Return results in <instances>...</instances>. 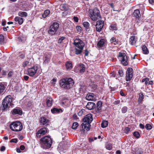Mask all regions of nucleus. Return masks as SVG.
I'll return each instance as SVG.
<instances>
[{
  "label": "nucleus",
  "instance_id": "bb28decb",
  "mask_svg": "<svg viewBox=\"0 0 154 154\" xmlns=\"http://www.w3.org/2000/svg\"><path fill=\"white\" fill-rule=\"evenodd\" d=\"M109 29L110 30L116 31L118 29L117 25L115 22H112L109 27Z\"/></svg>",
  "mask_w": 154,
  "mask_h": 154
},
{
  "label": "nucleus",
  "instance_id": "58836bf2",
  "mask_svg": "<svg viewBox=\"0 0 154 154\" xmlns=\"http://www.w3.org/2000/svg\"><path fill=\"white\" fill-rule=\"evenodd\" d=\"M79 92L80 93L83 94L85 91V87L84 86H81L79 88Z\"/></svg>",
  "mask_w": 154,
  "mask_h": 154
},
{
  "label": "nucleus",
  "instance_id": "c9c22d12",
  "mask_svg": "<svg viewBox=\"0 0 154 154\" xmlns=\"http://www.w3.org/2000/svg\"><path fill=\"white\" fill-rule=\"evenodd\" d=\"M50 13V10L48 9L44 11V13L42 14V17L43 18H45L49 15Z\"/></svg>",
  "mask_w": 154,
  "mask_h": 154
},
{
  "label": "nucleus",
  "instance_id": "bf43d9fd",
  "mask_svg": "<svg viewBox=\"0 0 154 154\" xmlns=\"http://www.w3.org/2000/svg\"><path fill=\"white\" fill-rule=\"evenodd\" d=\"M73 19L75 22L77 23L78 22L79 19L77 17L74 16Z\"/></svg>",
  "mask_w": 154,
  "mask_h": 154
},
{
  "label": "nucleus",
  "instance_id": "c756f323",
  "mask_svg": "<svg viewBox=\"0 0 154 154\" xmlns=\"http://www.w3.org/2000/svg\"><path fill=\"white\" fill-rule=\"evenodd\" d=\"M65 66L67 70H71L72 67V62L70 61L66 62L65 63Z\"/></svg>",
  "mask_w": 154,
  "mask_h": 154
},
{
  "label": "nucleus",
  "instance_id": "a19ab883",
  "mask_svg": "<svg viewBox=\"0 0 154 154\" xmlns=\"http://www.w3.org/2000/svg\"><path fill=\"white\" fill-rule=\"evenodd\" d=\"M137 5L139 6V10H140L141 12H143V13L145 9L144 6L143 4H141Z\"/></svg>",
  "mask_w": 154,
  "mask_h": 154
},
{
  "label": "nucleus",
  "instance_id": "9b49d317",
  "mask_svg": "<svg viewBox=\"0 0 154 154\" xmlns=\"http://www.w3.org/2000/svg\"><path fill=\"white\" fill-rule=\"evenodd\" d=\"M133 69L131 68H128L126 71V81L127 82L130 81L133 77Z\"/></svg>",
  "mask_w": 154,
  "mask_h": 154
},
{
  "label": "nucleus",
  "instance_id": "f03ea898",
  "mask_svg": "<svg viewBox=\"0 0 154 154\" xmlns=\"http://www.w3.org/2000/svg\"><path fill=\"white\" fill-rule=\"evenodd\" d=\"M60 87L65 90H69L72 88L74 84L73 79L71 78H65L60 80Z\"/></svg>",
  "mask_w": 154,
  "mask_h": 154
},
{
  "label": "nucleus",
  "instance_id": "864d4df0",
  "mask_svg": "<svg viewBox=\"0 0 154 154\" xmlns=\"http://www.w3.org/2000/svg\"><path fill=\"white\" fill-rule=\"evenodd\" d=\"M4 40V37L2 35H0V42L1 43L3 42Z\"/></svg>",
  "mask_w": 154,
  "mask_h": 154
},
{
  "label": "nucleus",
  "instance_id": "7c9ffc66",
  "mask_svg": "<svg viewBox=\"0 0 154 154\" xmlns=\"http://www.w3.org/2000/svg\"><path fill=\"white\" fill-rule=\"evenodd\" d=\"M78 69L79 70L80 72H83L85 70V65L82 63L79 64L78 66Z\"/></svg>",
  "mask_w": 154,
  "mask_h": 154
},
{
  "label": "nucleus",
  "instance_id": "49530a36",
  "mask_svg": "<svg viewBox=\"0 0 154 154\" xmlns=\"http://www.w3.org/2000/svg\"><path fill=\"white\" fill-rule=\"evenodd\" d=\"M83 26L85 28L89 27L90 26L89 23L88 22H87V21H85V22H84L83 23Z\"/></svg>",
  "mask_w": 154,
  "mask_h": 154
},
{
  "label": "nucleus",
  "instance_id": "603ef678",
  "mask_svg": "<svg viewBox=\"0 0 154 154\" xmlns=\"http://www.w3.org/2000/svg\"><path fill=\"white\" fill-rule=\"evenodd\" d=\"M29 62L28 61H24L22 64V66L23 67H26L27 65L29 63Z\"/></svg>",
  "mask_w": 154,
  "mask_h": 154
},
{
  "label": "nucleus",
  "instance_id": "6e6552de",
  "mask_svg": "<svg viewBox=\"0 0 154 154\" xmlns=\"http://www.w3.org/2000/svg\"><path fill=\"white\" fill-rule=\"evenodd\" d=\"M38 69L37 66L34 65L27 69V75L31 77H33L36 73Z\"/></svg>",
  "mask_w": 154,
  "mask_h": 154
},
{
  "label": "nucleus",
  "instance_id": "4d7b16f0",
  "mask_svg": "<svg viewBox=\"0 0 154 154\" xmlns=\"http://www.w3.org/2000/svg\"><path fill=\"white\" fill-rule=\"evenodd\" d=\"M89 53V52L87 49H86L84 50V53L85 54V57L88 56V55Z\"/></svg>",
  "mask_w": 154,
  "mask_h": 154
},
{
  "label": "nucleus",
  "instance_id": "aec40b11",
  "mask_svg": "<svg viewBox=\"0 0 154 154\" xmlns=\"http://www.w3.org/2000/svg\"><path fill=\"white\" fill-rule=\"evenodd\" d=\"M86 99L88 100H94L95 99L94 95L93 93H89L87 94Z\"/></svg>",
  "mask_w": 154,
  "mask_h": 154
},
{
  "label": "nucleus",
  "instance_id": "f8f14e48",
  "mask_svg": "<svg viewBox=\"0 0 154 154\" xmlns=\"http://www.w3.org/2000/svg\"><path fill=\"white\" fill-rule=\"evenodd\" d=\"M47 132V128L44 127L41 128L36 134V136L37 137L40 138L42 135H43Z\"/></svg>",
  "mask_w": 154,
  "mask_h": 154
},
{
  "label": "nucleus",
  "instance_id": "0eeeda50",
  "mask_svg": "<svg viewBox=\"0 0 154 154\" xmlns=\"http://www.w3.org/2000/svg\"><path fill=\"white\" fill-rule=\"evenodd\" d=\"M118 58L121 62V63L124 66L128 65V58L126 54L124 53L119 52L118 56Z\"/></svg>",
  "mask_w": 154,
  "mask_h": 154
},
{
  "label": "nucleus",
  "instance_id": "680f3d73",
  "mask_svg": "<svg viewBox=\"0 0 154 154\" xmlns=\"http://www.w3.org/2000/svg\"><path fill=\"white\" fill-rule=\"evenodd\" d=\"M13 73L12 71H10L8 74V76L9 77H11L13 75Z\"/></svg>",
  "mask_w": 154,
  "mask_h": 154
},
{
  "label": "nucleus",
  "instance_id": "2f4dec72",
  "mask_svg": "<svg viewBox=\"0 0 154 154\" xmlns=\"http://www.w3.org/2000/svg\"><path fill=\"white\" fill-rule=\"evenodd\" d=\"M14 20L16 22H17L20 25H21L23 23V18L19 17H16L14 18Z\"/></svg>",
  "mask_w": 154,
  "mask_h": 154
},
{
  "label": "nucleus",
  "instance_id": "4c0bfd02",
  "mask_svg": "<svg viewBox=\"0 0 154 154\" xmlns=\"http://www.w3.org/2000/svg\"><path fill=\"white\" fill-rule=\"evenodd\" d=\"M108 124V122L106 120H103L101 124V127L102 128H105L106 127Z\"/></svg>",
  "mask_w": 154,
  "mask_h": 154
},
{
  "label": "nucleus",
  "instance_id": "393cba45",
  "mask_svg": "<svg viewBox=\"0 0 154 154\" xmlns=\"http://www.w3.org/2000/svg\"><path fill=\"white\" fill-rule=\"evenodd\" d=\"M12 114L13 115L18 114L19 115H21L22 114V111L19 109H14L12 111Z\"/></svg>",
  "mask_w": 154,
  "mask_h": 154
},
{
  "label": "nucleus",
  "instance_id": "5701e85b",
  "mask_svg": "<svg viewBox=\"0 0 154 154\" xmlns=\"http://www.w3.org/2000/svg\"><path fill=\"white\" fill-rule=\"evenodd\" d=\"M10 107V106L8 105L7 103H5L3 101H2L1 108L2 111L7 110Z\"/></svg>",
  "mask_w": 154,
  "mask_h": 154
},
{
  "label": "nucleus",
  "instance_id": "ea45409f",
  "mask_svg": "<svg viewBox=\"0 0 154 154\" xmlns=\"http://www.w3.org/2000/svg\"><path fill=\"white\" fill-rule=\"evenodd\" d=\"M79 126V124L77 122H75L73 123L72 128L73 129L75 130Z\"/></svg>",
  "mask_w": 154,
  "mask_h": 154
},
{
  "label": "nucleus",
  "instance_id": "8fccbe9b",
  "mask_svg": "<svg viewBox=\"0 0 154 154\" xmlns=\"http://www.w3.org/2000/svg\"><path fill=\"white\" fill-rule=\"evenodd\" d=\"M130 128L129 127H126L125 128L124 130L125 133L128 134L129 132L130 131Z\"/></svg>",
  "mask_w": 154,
  "mask_h": 154
},
{
  "label": "nucleus",
  "instance_id": "5fc2aeb1",
  "mask_svg": "<svg viewBox=\"0 0 154 154\" xmlns=\"http://www.w3.org/2000/svg\"><path fill=\"white\" fill-rule=\"evenodd\" d=\"M65 38V37H60L59 40H58V42L59 43H62V41L64 40Z\"/></svg>",
  "mask_w": 154,
  "mask_h": 154
},
{
  "label": "nucleus",
  "instance_id": "09e8293b",
  "mask_svg": "<svg viewBox=\"0 0 154 154\" xmlns=\"http://www.w3.org/2000/svg\"><path fill=\"white\" fill-rule=\"evenodd\" d=\"M135 154H142L143 151L139 149L138 148L135 149Z\"/></svg>",
  "mask_w": 154,
  "mask_h": 154
},
{
  "label": "nucleus",
  "instance_id": "a18cd8bd",
  "mask_svg": "<svg viewBox=\"0 0 154 154\" xmlns=\"http://www.w3.org/2000/svg\"><path fill=\"white\" fill-rule=\"evenodd\" d=\"M128 110V108L126 106L123 107L121 109L122 112L123 113H126Z\"/></svg>",
  "mask_w": 154,
  "mask_h": 154
},
{
  "label": "nucleus",
  "instance_id": "4468645a",
  "mask_svg": "<svg viewBox=\"0 0 154 154\" xmlns=\"http://www.w3.org/2000/svg\"><path fill=\"white\" fill-rule=\"evenodd\" d=\"M39 122L41 125L47 126L49 125V120L45 117L41 116L40 118Z\"/></svg>",
  "mask_w": 154,
  "mask_h": 154
},
{
  "label": "nucleus",
  "instance_id": "f257e3e1",
  "mask_svg": "<svg viewBox=\"0 0 154 154\" xmlns=\"http://www.w3.org/2000/svg\"><path fill=\"white\" fill-rule=\"evenodd\" d=\"M92 115L89 113L86 115L83 119L82 123L80 127V131L84 132L86 130V131H88L90 128V123L93 121Z\"/></svg>",
  "mask_w": 154,
  "mask_h": 154
},
{
  "label": "nucleus",
  "instance_id": "052dcab7",
  "mask_svg": "<svg viewBox=\"0 0 154 154\" xmlns=\"http://www.w3.org/2000/svg\"><path fill=\"white\" fill-rule=\"evenodd\" d=\"M120 103V100H115L113 103L114 105H117Z\"/></svg>",
  "mask_w": 154,
  "mask_h": 154
},
{
  "label": "nucleus",
  "instance_id": "a211bd4d",
  "mask_svg": "<svg viewBox=\"0 0 154 154\" xmlns=\"http://www.w3.org/2000/svg\"><path fill=\"white\" fill-rule=\"evenodd\" d=\"M106 40L104 39H101L98 42L97 46L99 48H101L103 47L104 44L106 42Z\"/></svg>",
  "mask_w": 154,
  "mask_h": 154
},
{
  "label": "nucleus",
  "instance_id": "473e14b6",
  "mask_svg": "<svg viewBox=\"0 0 154 154\" xmlns=\"http://www.w3.org/2000/svg\"><path fill=\"white\" fill-rule=\"evenodd\" d=\"M129 43L131 45L135 44L136 41L135 40V36H132L130 37L129 40Z\"/></svg>",
  "mask_w": 154,
  "mask_h": 154
},
{
  "label": "nucleus",
  "instance_id": "20e7f679",
  "mask_svg": "<svg viewBox=\"0 0 154 154\" xmlns=\"http://www.w3.org/2000/svg\"><path fill=\"white\" fill-rule=\"evenodd\" d=\"M39 142L43 147L45 149H49L51 146L52 140L50 137L45 136L40 140Z\"/></svg>",
  "mask_w": 154,
  "mask_h": 154
},
{
  "label": "nucleus",
  "instance_id": "412c9836",
  "mask_svg": "<svg viewBox=\"0 0 154 154\" xmlns=\"http://www.w3.org/2000/svg\"><path fill=\"white\" fill-rule=\"evenodd\" d=\"M110 42L111 43H113L114 45H116L120 44L121 42L118 39H116L115 37H112L110 40Z\"/></svg>",
  "mask_w": 154,
  "mask_h": 154
},
{
  "label": "nucleus",
  "instance_id": "338daca9",
  "mask_svg": "<svg viewBox=\"0 0 154 154\" xmlns=\"http://www.w3.org/2000/svg\"><path fill=\"white\" fill-rule=\"evenodd\" d=\"M139 126H140V128L142 129H143L145 128L144 125L141 123H140V124Z\"/></svg>",
  "mask_w": 154,
  "mask_h": 154
},
{
  "label": "nucleus",
  "instance_id": "6ab92c4d",
  "mask_svg": "<svg viewBox=\"0 0 154 154\" xmlns=\"http://www.w3.org/2000/svg\"><path fill=\"white\" fill-rule=\"evenodd\" d=\"M95 106L96 105L94 103L90 102H88L86 106V108L90 110L93 109Z\"/></svg>",
  "mask_w": 154,
  "mask_h": 154
},
{
  "label": "nucleus",
  "instance_id": "79ce46f5",
  "mask_svg": "<svg viewBox=\"0 0 154 154\" xmlns=\"http://www.w3.org/2000/svg\"><path fill=\"white\" fill-rule=\"evenodd\" d=\"M76 29H77L76 32L78 33L79 34L80 33L82 30V28L80 26H77Z\"/></svg>",
  "mask_w": 154,
  "mask_h": 154
},
{
  "label": "nucleus",
  "instance_id": "774afa93",
  "mask_svg": "<svg viewBox=\"0 0 154 154\" xmlns=\"http://www.w3.org/2000/svg\"><path fill=\"white\" fill-rule=\"evenodd\" d=\"M29 77L27 75H24L23 77L24 80L25 81H27L28 80Z\"/></svg>",
  "mask_w": 154,
  "mask_h": 154
},
{
  "label": "nucleus",
  "instance_id": "6e6d98bb",
  "mask_svg": "<svg viewBox=\"0 0 154 154\" xmlns=\"http://www.w3.org/2000/svg\"><path fill=\"white\" fill-rule=\"evenodd\" d=\"M118 73L120 76L122 77L123 75V72L122 69H119L118 71Z\"/></svg>",
  "mask_w": 154,
  "mask_h": 154
},
{
  "label": "nucleus",
  "instance_id": "37998d69",
  "mask_svg": "<svg viewBox=\"0 0 154 154\" xmlns=\"http://www.w3.org/2000/svg\"><path fill=\"white\" fill-rule=\"evenodd\" d=\"M133 135L135 137L137 138H139L140 136L139 133L138 131H134L133 133Z\"/></svg>",
  "mask_w": 154,
  "mask_h": 154
},
{
  "label": "nucleus",
  "instance_id": "7ed1b4c3",
  "mask_svg": "<svg viewBox=\"0 0 154 154\" xmlns=\"http://www.w3.org/2000/svg\"><path fill=\"white\" fill-rule=\"evenodd\" d=\"M89 15L91 20L94 21L101 19L102 18L100 11L97 8L90 10Z\"/></svg>",
  "mask_w": 154,
  "mask_h": 154
},
{
  "label": "nucleus",
  "instance_id": "72a5a7b5",
  "mask_svg": "<svg viewBox=\"0 0 154 154\" xmlns=\"http://www.w3.org/2000/svg\"><path fill=\"white\" fill-rule=\"evenodd\" d=\"M142 48L143 54H147L149 53L148 50L145 45H142Z\"/></svg>",
  "mask_w": 154,
  "mask_h": 154
},
{
  "label": "nucleus",
  "instance_id": "e433bc0d",
  "mask_svg": "<svg viewBox=\"0 0 154 154\" xmlns=\"http://www.w3.org/2000/svg\"><path fill=\"white\" fill-rule=\"evenodd\" d=\"M18 15L21 17H26L27 16V14L26 12L24 11H20L18 13Z\"/></svg>",
  "mask_w": 154,
  "mask_h": 154
},
{
  "label": "nucleus",
  "instance_id": "9d476101",
  "mask_svg": "<svg viewBox=\"0 0 154 154\" xmlns=\"http://www.w3.org/2000/svg\"><path fill=\"white\" fill-rule=\"evenodd\" d=\"M97 21L95 25L96 31L100 32L103 28L104 25V21L103 20H99Z\"/></svg>",
  "mask_w": 154,
  "mask_h": 154
},
{
  "label": "nucleus",
  "instance_id": "13d9d810",
  "mask_svg": "<svg viewBox=\"0 0 154 154\" xmlns=\"http://www.w3.org/2000/svg\"><path fill=\"white\" fill-rule=\"evenodd\" d=\"M17 139H12L10 140V142L11 143H17Z\"/></svg>",
  "mask_w": 154,
  "mask_h": 154
},
{
  "label": "nucleus",
  "instance_id": "cd10ccee",
  "mask_svg": "<svg viewBox=\"0 0 154 154\" xmlns=\"http://www.w3.org/2000/svg\"><path fill=\"white\" fill-rule=\"evenodd\" d=\"M139 97L137 102L139 104H140L142 103V102L143 101V99L144 98V96L143 93L142 92H141L139 93Z\"/></svg>",
  "mask_w": 154,
  "mask_h": 154
},
{
  "label": "nucleus",
  "instance_id": "de8ad7c7",
  "mask_svg": "<svg viewBox=\"0 0 154 154\" xmlns=\"http://www.w3.org/2000/svg\"><path fill=\"white\" fill-rule=\"evenodd\" d=\"M145 128L147 130H150L152 129V127L150 124H147L146 125Z\"/></svg>",
  "mask_w": 154,
  "mask_h": 154
},
{
  "label": "nucleus",
  "instance_id": "4be33fe9",
  "mask_svg": "<svg viewBox=\"0 0 154 154\" xmlns=\"http://www.w3.org/2000/svg\"><path fill=\"white\" fill-rule=\"evenodd\" d=\"M68 5L66 4H62L59 7V9L62 11H66L68 9Z\"/></svg>",
  "mask_w": 154,
  "mask_h": 154
},
{
  "label": "nucleus",
  "instance_id": "ddd939ff",
  "mask_svg": "<svg viewBox=\"0 0 154 154\" xmlns=\"http://www.w3.org/2000/svg\"><path fill=\"white\" fill-rule=\"evenodd\" d=\"M62 105L64 107H66L70 106L71 100L66 97H64L62 99Z\"/></svg>",
  "mask_w": 154,
  "mask_h": 154
},
{
  "label": "nucleus",
  "instance_id": "69168bd1",
  "mask_svg": "<svg viewBox=\"0 0 154 154\" xmlns=\"http://www.w3.org/2000/svg\"><path fill=\"white\" fill-rule=\"evenodd\" d=\"M20 149L21 150H23L25 149V146L24 145H21L20 146Z\"/></svg>",
  "mask_w": 154,
  "mask_h": 154
},
{
  "label": "nucleus",
  "instance_id": "e2e57ef3",
  "mask_svg": "<svg viewBox=\"0 0 154 154\" xmlns=\"http://www.w3.org/2000/svg\"><path fill=\"white\" fill-rule=\"evenodd\" d=\"M5 149V147L4 146H2L1 147L0 150L1 151H4Z\"/></svg>",
  "mask_w": 154,
  "mask_h": 154
},
{
  "label": "nucleus",
  "instance_id": "423d86ee",
  "mask_svg": "<svg viewBox=\"0 0 154 154\" xmlns=\"http://www.w3.org/2000/svg\"><path fill=\"white\" fill-rule=\"evenodd\" d=\"M59 27V24L57 22H54L49 27L48 32L52 36L55 34Z\"/></svg>",
  "mask_w": 154,
  "mask_h": 154
},
{
  "label": "nucleus",
  "instance_id": "c03bdc74",
  "mask_svg": "<svg viewBox=\"0 0 154 154\" xmlns=\"http://www.w3.org/2000/svg\"><path fill=\"white\" fill-rule=\"evenodd\" d=\"M50 61V59L47 57V56H46L45 57V59L43 62L44 63H48Z\"/></svg>",
  "mask_w": 154,
  "mask_h": 154
},
{
  "label": "nucleus",
  "instance_id": "dca6fc26",
  "mask_svg": "<svg viewBox=\"0 0 154 154\" xmlns=\"http://www.w3.org/2000/svg\"><path fill=\"white\" fill-rule=\"evenodd\" d=\"M97 107L96 108L95 111L94 113H99L101 112L102 107V103L101 101L98 102L97 104Z\"/></svg>",
  "mask_w": 154,
  "mask_h": 154
},
{
  "label": "nucleus",
  "instance_id": "a878e982",
  "mask_svg": "<svg viewBox=\"0 0 154 154\" xmlns=\"http://www.w3.org/2000/svg\"><path fill=\"white\" fill-rule=\"evenodd\" d=\"M51 112L53 114H58L62 112L63 110L61 109L54 108L51 109Z\"/></svg>",
  "mask_w": 154,
  "mask_h": 154
},
{
  "label": "nucleus",
  "instance_id": "f3484780",
  "mask_svg": "<svg viewBox=\"0 0 154 154\" xmlns=\"http://www.w3.org/2000/svg\"><path fill=\"white\" fill-rule=\"evenodd\" d=\"M132 15L136 19L138 20H139L141 16V14L139 10L137 9L135 10L134 11Z\"/></svg>",
  "mask_w": 154,
  "mask_h": 154
},
{
  "label": "nucleus",
  "instance_id": "39448f33",
  "mask_svg": "<svg viewBox=\"0 0 154 154\" xmlns=\"http://www.w3.org/2000/svg\"><path fill=\"white\" fill-rule=\"evenodd\" d=\"M23 125L20 122H16L11 123L10 125V129L14 131H19L23 129Z\"/></svg>",
  "mask_w": 154,
  "mask_h": 154
},
{
  "label": "nucleus",
  "instance_id": "b1692460",
  "mask_svg": "<svg viewBox=\"0 0 154 154\" xmlns=\"http://www.w3.org/2000/svg\"><path fill=\"white\" fill-rule=\"evenodd\" d=\"M53 100L49 96L46 98V105L48 107H51L52 105Z\"/></svg>",
  "mask_w": 154,
  "mask_h": 154
},
{
  "label": "nucleus",
  "instance_id": "f704fd0d",
  "mask_svg": "<svg viewBox=\"0 0 154 154\" xmlns=\"http://www.w3.org/2000/svg\"><path fill=\"white\" fill-rule=\"evenodd\" d=\"M6 88V86L2 82L0 83V94L3 93Z\"/></svg>",
  "mask_w": 154,
  "mask_h": 154
},
{
  "label": "nucleus",
  "instance_id": "2eb2a0df",
  "mask_svg": "<svg viewBox=\"0 0 154 154\" xmlns=\"http://www.w3.org/2000/svg\"><path fill=\"white\" fill-rule=\"evenodd\" d=\"M12 98L11 95H8L3 100V101L5 103H7L8 105L11 106L12 105Z\"/></svg>",
  "mask_w": 154,
  "mask_h": 154
},
{
  "label": "nucleus",
  "instance_id": "3c124183",
  "mask_svg": "<svg viewBox=\"0 0 154 154\" xmlns=\"http://www.w3.org/2000/svg\"><path fill=\"white\" fill-rule=\"evenodd\" d=\"M106 148L109 150H111L112 148V145L111 144H108L106 146Z\"/></svg>",
  "mask_w": 154,
  "mask_h": 154
},
{
  "label": "nucleus",
  "instance_id": "c85d7f7f",
  "mask_svg": "<svg viewBox=\"0 0 154 154\" xmlns=\"http://www.w3.org/2000/svg\"><path fill=\"white\" fill-rule=\"evenodd\" d=\"M83 48H77L75 47L74 53L75 54L77 55L81 54L83 51Z\"/></svg>",
  "mask_w": 154,
  "mask_h": 154
},
{
  "label": "nucleus",
  "instance_id": "1a4fd4ad",
  "mask_svg": "<svg viewBox=\"0 0 154 154\" xmlns=\"http://www.w3.org/2000/svg\"><path fill=\"white\" fill-rule=\"evenodd\" d=\"M73 44L75 47L77 48H83L85 46V43L83 41L79 38H76L74 40Z\"/></svg>",
  "mask_w": 154,
  "mask_h": 154
},
{
  "label": "nucleus",
  "instance_id": "0e129e2a",
  "mask_svg": "<svg viewBox=\"0 0 154 154\" xmlns=\"http://www.w3.org/2000/svg\"><path fill=\"white\" fill-rule=\"evenodd\" d=\"M120 94L122 96L125 97V94L123 92L122 90H121L120 91Z\"/></svg>",
  "mask_w": 154,
  "mask_h": 154
}]
</instances>
